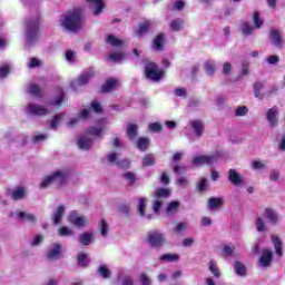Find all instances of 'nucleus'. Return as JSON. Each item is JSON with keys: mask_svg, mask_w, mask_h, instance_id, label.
<instances>
[{"mask_svg": "<svg viewBox=\"0 0 285 285\" xmlns=\"http://www.w3.org/2000/svg\"><path fill=\"white\" fill-rule=\"evenodd\" d=\"M83 9L76 8L62 19V26L69 32H79L83 28Z\"/></svg>", "mask_w": 285, "mask_h": 285, "instance_id": "1", "label": "nucleus"}, {"mask_svg": "<svg viewBox=\"0 0 285 285\" xmlns=\"http://www.w3.org/2000/svg\"><path fill=\"white\" fill-rule=\"evenodd\" d=\"M39 41V16L27 22L26 28V46L30 48Z\"/></svg>", "mask_w": 285, "mask_h": 285, "instance_id": "2", "label": "nucleus"}, {"mask_svg": "<svg viewBox=\"0 0 285 285\" xmlns=\"http://www.w3.org/2000/svg\"><path fill=\"white\" fill-rule=\"evenodd\" d=\"M222 159V153L216 151L212 155H202L196 156L193 159L194 166H213V164H217Z\"/></svg>", "mask_w": 285, "mask_h": 285, "instance_id": "3", "label": "nucleus"}, {"mask_svg": "<svg viewBox=\"0 0 285 285\" xmlns=\"http://www.w3.org/2000/svg\"><path fill=\"white\" fill-rule=\"evenodd\" d=\"M147 242L153 248H161L166 244V235L159 230L149 232Z\"/></svg>", "mask_w": 285, "mask_h": 285, "instance_id": "4", "label": "nucleus"}, {"mask_svg": "<svg viewBox=\"0 0 285 285\" xmlns=\"http://www.w3.org/2000/svg\"><path fill=\"white\" fill-rule=\"evenodd\" d=\"M145 75L150 81H159L164 77V70L157 68L155 62L147 63L145 67Z\"/></svg>", "mask_w": 285, "mask_h": 285, "instance_id": "5", "label": "nucleus"}, {"mask_svg": "<svg viewBox=\"0 0 285 285\" xmlns=\"http://www.w3.org/2000/svg\"><path fill=\"white\" fill-rule=\"evenodd\" d=\"M51 174L53 175L55 185H57L58 188H61V186H66V184H68V179H70L69 169H58Z\"/></svg>", "mask_w": 285, "mask_h": 285, "instance_id": "6", "label": "nucleus"}, {"mask_svg": "<svg viewBox=\"0 0 285 285\" xmlns=\"http://www.w3.org/2000/svg\"><path fill=\"white\" fill-rule=\"evenodd\" d=\"M69 224L76 226V228H83L88 224V218L83 215H80L79 212L72 210L68 215Z\"/></svg>", "mask_w": 285, "mask_h": 285, "instance_id": "7", "label": "nucleus"}, {"mask_svg": "<svg viewBox=\"0 0 285 285\" xmlns=\"http://www.w3.org/2000/svg\"><path fill=\"white\" fill-rule=\"evenodd\" d=\"M26 112L27 115H32L35 117H45L50 110L41 105L29 104L26 108Z\"/></svg>", "mask_w": 285, "mask_h": 285, "instance_id": "8", "label": "nucleus"}, {"mask_svg": "<svg viewBox=\"0 0 285 285\" xmlns=\"http://www.w3.org/2000/svg\"><path fill=\"white\" fill-rule=\"evenodd\" d=\"M273 264V250L264 248L258 259L259 268H268Z\"/></svg>", "mask_w": 285, "mask_h": 285, "instance_id": "9", "label": "nucleus"}, {"mask_svg": "<svg viewBox=\"0 0 285 285\" xmlns=\"http://www.w3.org/2000/svg\"><path fill=\"white\" fill-rule=\"evenodd\" d=\"M278 112H279V107L277 106H274L267 110L266 119L271 128H277L279 124V119L277 118Z\"/></svg>", "mask_w": 285, "mask_h": 285, "instance_id": "10", "label": "nucleus"}, {"mask_svg": "<svg viewBox=\"0 0 285 285\" xmlns=\"http://www.w3.org/2000/svg\"><path fill=\"white\" fill-rule=\"evenodd\" d=\"M10 217H16L18 222H28L29 224H37V216L26 212L11 213Z\"/></svg>", "mask_w": 285, "mask_h": 285, "instance_id": "11", "label": "nucleus"}, {"mask_svg": "<svg viewBox=\"0 0 285 285\" xmlns=\"http://www.w3.org/2000/svg\"><path fill=\"white\" fill-rule=\"evenodd\" d=\"M95 77V69H88L80 77H78L77 81L72 82V88H77V86H86L90 79Z\"/></svg>", "mask_w": 285, "mask_h": 285, "instance_id": "12", "label": "nucleus"}, {"mask_svg": "<svg viewBox=\"0 0 285 285\" xmlns=\"http://www.w3.org/2000/svg\"><path fill=\"white\" fill-rule=\"evenodd\" d=\"M60 257H61V244L53 243L47 252V258H49L51 262H57V259H60Z\"/></svg>", "mask_w": 285, "mask_h": 285, "instance_id": "13", "label": "nucleus"}, {"mask_svg": "<svg viewBox=\"0 0 285 285\" xmlns=\"http://www.w3.org/2000/svg\"><path fill=\"white\" fill-rule=\"evenodd\" d=\"M228 181L233 186H242L244 184V176L237 169L232 168L228 170Z\"/></svg>", "mask_w": 285, "mask_h": 285, "instance_id": "14", "label": "nucleus"}, {"mask_svg": "<svg viewBox=\"0 0 285 285\" xmlns=\"http://www.w3.org/2000/svg\"><path fill=\"white\" fill-rule=\"evenodd\" d=\"M269 40H271V43L275 46V48H278V49L284 48V38H282V33H279V31L272 30L269 32Z\"/></svg>", "mask_w": 285, "mask_h": 285, "instance_id": "15", "label": "nucleus"}, {"mask_svg": "<svg viewBox=\"0 0 285 285\" xmlns=\"http://www.w3.org/2000/svg\"><path fill=\"white\" fill-rule=\"evenodd\" d=\"M148 206V198H138L137 213L140 217H146V219H153V215L146 214V207Z\"/></svg>", "mask_w": 285, "mask_h": 285, "instance_id": "16", "label": "nucleus"}, {"mask_svg": "<svg viewBox=\"0 0 285 285\" xmlns=\"http://www.w3.org/2000/svg\"><path fill=\"white\" fill-rule=\"evenodd\" d=\"M7 195L14 202H19L26 197V187H17L14 189H8Z\"/></svg>", "mask_w": 285, "mask_h": 285, "instance_id": "17", "label": "nucleus"}, {"mask_svg": "<svg viewBox=\"0 0 285 285\" xmlns=\"http://www.w3.org/2000/svg\"><path fill=\"white\" fill-rule=\"evenodd\" d=\"M77 146L80 150H90L92 147V138L88 135H82L78 138Z\"/></svg>", "mask_w": 285, "mask_h": 285, "instance_id": "18", "label": "nucleus"}, {"mask_svg": "<svg viewBox=\"0 0 285 285\" xmlns=\"http://www.w3.org/2000/svg\"><path fill=\"white\" fill-rule=\"evenodd\" d=\"M166 43V35L159 33L155 37L153 41V50H156V52H161L164 50V45Z\"/></svg>", "mask_w": 285, "mask_h": 285, "instance_id": "19", "label": "nucleus"}, {"mask_svg": "<svg viewBox=\"0 0 285 285\" xmlns=\"http://www.w3.org/2000/svg\"><path fill=\"white\" fill-rule=\"evenodd\" d=\"M189 128H191L197 139H199V137L204 135V122H202L200 120H191L189 122Z\"/></svg>", "mask_w": 285, "mask_h": 285, "instance_id": "20", "label": "nucleus"}, {"mask_svg": "<svg viewBox=\"0 0 285 285\" xmlns=\"http://www.w3.org/2000/svg\"><path fill=\"white\" fill-rule=\"evenodd\" d=\"M66 213V206L59 205L57 209L52 214V222L56 226H59L61 224V219H63V215Z\"/></svg>", "mask_w": 285, "mask_h": 285, "instance_id": "21", "label": "nucleus"}, {"mask_svg": "<svg viewBox=\"0 0 285 285\" xmlns=\"http://www.w3.org/2000/svg\"><path fill=\"white\" fill-rule=\"evenodd\" d=\"M89 7L94 10L95 17H99V13L102 12L105 4L104 0H87Z\"/></svg>", "mask_w": 285, "mask_h": 285, "instance_id": "22", "label": "nucleus"}, {"mask_svg": "<svg viewBox=\"0 0 285 285\" xmlns=\"http://www.w3.org/2000/svg\"><path fill=\"white\" fill-rule=\"evenodd\" d=\"M264 217L269 224H277V222H279V216L277 215V212L268 207L264 209Z\"/></svg>", "mask_w": 285, "mask_h": 285, "instance_id": "23", "label": "nucleus"}, {"mask_svg": "<svg viewBox=\"0 0 285 285\" xmlns=\"http://www.w3.org/2000/svg\"><path fill=\"white\" fill-rule=\"evenodd\" d=\"M95 239V234L92 233H83L78 236V242L81 246H90Z\"/></svg>", "mask_w": 285, "mask_h": 285, "instance_id": "24", "label": "nucleus"}, {"mask_svg": "<svg viewBox=\"0 0 285 285\" xmlns=\"http://www.w3.org/2000/svg\"><path fill=\"white\" fill-rule=\"evenodd\" d=\"M179 206H180V203L178 200L170 202L166 208L167 217H173L174 215H177L179 210Z\"/></svg>", "mask_w": 285, "mask_h": 285, "instance_id": "25", "label": "nucleus"}, {"mask_svg": "<svg viewBox=\"0 0 285 285\" xmlns=\"http://www.w3.org/2000/svg\"><path fill=\"white\" fill-rule=\"evenodd\" d=\"M169 28L173 32H181V30H184V20L181 18L173 20Z\"/></svg>", "mask_w": 285, "mask_h": 285, "instance_id": "26", "label": "nucleus"}, {"mask_svg": "<svg viewBox=\"0 0 285 285\" xmlns=\"http://www.w3.org/2000/svg\"><path fill=\"white\" fill-rule=\"evenodd\" d=\"M107 43H109L110 46H114V48H122V46L126 45V41L118 39L114 35H109L107 37Z\"/></svg>", "mask_w": 285, "mask_h": 285, "instance_id": "27", "label": "nucleus"}, {"mask_svg": "<svg viewBox=\"0 0 285 285\" xmlns=\"http://www.w3.org/2000/svg\"><path fill=\"white\" fill-rule=\"evenodd\" d=\"M272 243L276 250V255H278V257H282L284 255V252H283V244H282V240L279 239V237L272 236Z\"/></svg>", "mask_w": 285, "mask_h": 285, "instance_id": "28", "label": "nucleus"}, {"mask_svg": "<svg viewBox=\"0 0 285 285\" xmlns=\"http://www.w3.org/2000/svg\"><path fill=\"white\" fill-rule=\"evenodd\" d=\"M208 269L210 271L213 276L216 277V279H219V277H222V272L219 271V266H217V262L213 259L209 261Z\"/></svg>", "mask_w": 285, "mask_h": 285, "instance_id": "29", "label": "nucleus"}, {"mask_svg": "<svg viewBox=\"0 0 285 285\" xmlns=\"http://www.w3.org/2000/svg\"><path fill=\"white\" fill-rule=\"evenodd\" d=\"M160 262H165L166 264H170L173 262H179V255L177 254H163L159 256Z\"/></svg>", "mask_w": 285, "mask_h": 285, "instance_id": "30", "label": "nucleus"}, {"mask_svg": "<svg viewBox=\"0 0 285 285\" xmlns=\"http://www.w3.org/2000/svg\"><path fill=\"white\" fill-rule=\"evenodd\" d=\"M155 197L156 199H168V197H170V189L168 188H158L155 191Z\"/></svg>", "mask_w": 285, "mask_h": 285, "instance_id": "31", "label": "nucleus"}, {"mask_svg": "<svg viewBox=\"0 0 285 285\" xmlns=\"http://www.w3.org/2000/svg\"><path fill=\"white\" fill-rule=\"evenodd\" d=\"M262 90H264V83L263 82H256L254 85V95L256 97V99H264V97H266V94L262 92Z\"/></svg>", "mask_w": 285, "mask_h": 285, "instance_id": "32", "label": "nucleus"}, {"mask_svg": "<svg viewBox=\"0 0 285 285\" xmlns=\"http://www.w3.org/2000/svg\"><path fill=\"white\" fill-rule=\"evenodd\" d=\"M223 204L224 199L212 197L208 200V208L209 210H217V208H219V206H222Z\"/></svg>", "mask_w": 285, "mask_h": 285, "instance_id": "33", "label": "nucleus"}, {"mask_svg": "<svg viewBox=\"0 0 285 285\" xmlns=\"http://www.w3.org/2000/svg\"><path fill=\"white\" fill-rule=\"evenodd\" d=\"M55 184V176L51 174L45 176L40 183V188H50Z\"/></svg>", "mask_w": 285, "mask_h": 285, "instance_id": "34", "label": "nucleus"}, {"mask_svg": "<svg viewBox=\"0 0 285 285\" xmlns=\"http://www.w3.org/2000/svg\"><path fill=\"white\" fill-rule=\"evenodd\" d=\"M204 68H205L206 75H208L209 77H213V75H215V70H217V66L213 60L206 61L204 65Z\"/></svg>", "mask_w": 285, "mask_h": 285, "instance_id": "35", "label": "nucleus"}, {"mask_svg": "<svg viewBox=\"0 0 285 285\" xmlns=\"http://www.w3.org/2000/svg\"><path fill=\"white\" fill-rule=\"evenodd\" d=\"M240 31L244 35V37H250L253 32H255V27L250 26L248 22H243L240 24Z\"/></svg>", "mask_w": 285, "mask_h": 285, "instance_id": "36", "label": "nucleus"}, {"mask_svg": "<svg viewBox=\"0 0 285 285\" xmlns=\"http://www.w3.org/2000/svg\"><path fill=\"white\" fill-rule=\"evenodd\" d=\"M151 26H153V21L150 20H147L142 24H140L139 29L137 30L138 37H144V35H146V32L150 30Z\"/></svg>", "mask_w": 285, "mask_h": 285, "instance_id": "37", "label": "nucleus"}, {"mask_svg": "<svg viewBox=\"0 0 285 285\" xmlns=\"http://www.w3.org/2000/svg\"><path fill=\"white\" fill-rule=\"evenodd\" d=\"M116 87L117 80L111 78L102 85V92H112V90H115Z\"/></svg>", "mask_w": 285, "mask_h": 285, "instance_id": "38", "label": "nucleus"}, {"mask_svg": "<svg viewBox=\"0 0 285 285\" xmlns=\"http://www.w3.org/2000/svg\"><path fill=\"white\" fill-rule=\"evenodd\" d=\"M139 130V127L135 124H130L127 126V137L130 139H137V132Z\"/></svg>", "mask_w": 285, "mask_h": 285, "instance_id": "39", "label": "nucleus"}, {"mask_svg": "<svg viewBox=\"0 0 285 285\" xmlns=\"http://www.w3.org/2000/svg\"><path fill=\"white\" fill-rule=\"evenodd\" d=\"M98 275H100V277H102V279H109V277H110V275H112V273L110 272L108 266L100 265L98 267Z\"/></svg>", "mask_w": 285, "mask_h": 285, "instance_id": "40", "label": "nucleus"}, {"mask_svg": "<svg viewBox=\"0 0 285 285\" xmlns=\"http://www.w3.org/2000/svg\"><path fill=\"white\" fill-rule=\"evenodd\" d=\"M234 271L236 274H238L240 277H244L246 275V266L244 264L236 262L234 264Z\"/></svg>", "mask_w": 285, "mask_h": 285, "instance_id": "41", "label": "nucleus"}, {"mask_svg": "<svg viewBox=\"0 0 285 285\" xmlns=\"http://www.w3.org/2000/svg\"><path fill=\"white\" fill-rule=\"evenodd\" d=\"M148 146H150V140L148 138H139L137 141V148L139 150H147Z\"/></svg>", "mask_w": 285, "mask_h": 285, "instance_id": "42", "label": "nucleus"}, {"mask_svg": "<svg viewBox=\"0 0 285 285\" xmlns=\"http://www.w3.org/2000/svg\"><path fill=\"white\" fill-rule=\"evenodd\" d=\"M27 92H29V95H33V97H41V89H39V86L37 85H29Z\"/></svg>", "mask_w": 285, "mask_h": 285, "instance_id": "43", "label": "nucleus"}, {"mask_svg": "<svg viewBox=\"0 0 285 285\" xmlns=\"http://www.w3.org/2000/svg\"><path fill=\"white\" fill-rule=\"evenodd\" d=\"M42 63L43 62H41V60L39 58H30L27 63V68H30V69L41 68Z\"/></svg>", "mask_w": 285, "mask_h": 285, "instance_id": "44", "label": "nucleus"}, {"mask_svg": "<svg viewBox=\"0 0 285 285\" xmlns=\"http://www.w3.org/2000/svg\"><path fill=\"white\" fill-rule=\"evenodd\" d=\"M256 230L257 233H266V223L264 222V218H256Z\"/></svg>", "mask_w": 285, "mask_h": 285, "instance_id": "45", "label": "nucleus"}, {"mask_svg": "<svg viewBox=\"0 0 285 285\" xmlns=\"http://www.w3.org/2000/svg\"><path fill=\"white\" fill-rule=\"evenodd\" d=\"M61 119H63V115H61V114L56 115L50 122V128L52 130H57V128L59 127V124L61 122Z\"/></svg>", "mask_w": 285, "mask_h": 285, "instance_id": "46", "label": "nucleus"}, {"mask_svg": "<svg viewBox=\"0 0 285 285\" xmlns=\"http://www.w3.org/2000/svg\"><path fill=\"white\" fill-rule=\"evenodd\" d=\"M142 166H155V156H153V154L145 155Z\"/></svg>", "mask_w": 285, "mask_h": 285, "instance_id": "47", "label": "nucleus"}, {"mask_svg": "<svg viewBox=\"0 0 285 285\" xmlns=\"http://www.w3.org/2000/svg\"><path fill=\"white\" fill-rule=\"evenodd\" d=\"M98 228L100 230V235L102 237H107L108 236V223H106V220H101L99 224H98Z\"/></svg>", "mask_w": 285, "mask_h": 285, "instance_id": "48", "label": "nucleus"}, {"mask_svg": "<svg viewBox=\"0 0 285 285\" xmlns=\"http://www.w3.org/2000/svg\"><path fill=\"white\" fill-rule=\"evenodd\" d=\"M59 235L61 237H72V235H75V232H72L71 228L63 226V227H60Z\"/></svg>", "mask_w": 285, "mask_h": 285, "instance_id": "49", "label": "nucleus"}, {"mask_svg": "<svg viewBox=\"0 0 285 285\" xmlns=\"http://www.w3.org/2000/svg\"><path fill=\"white\" fill-rule=\"evenodd\" d=\"M248 115V107L240 106L235 109L236 117H246Z\"/></svg>", "mask_w": 285, "mask_h": 285, "instance_id": "50", "label": "nucleus"}, {"mask_svg": "<svg viewBox=\"0 0 285 285\" xmlns=\"http://www.w3.org/2000/svg\"><path fill=\"white\" fill-rule=\"evenodd\" d=\"M65 59H66V61H68V63H75V61L77 59V52H75L72 50H68L65 55Z\"/></svg>", "mask_w": 285, "mask_h": 285, "instance_id": "51", "label": "nucleus"}, {"mask_svg": "<svg viewBox=\"0 0 285 285\" xmlns=\"http://www.w3.org/2000/svg\"><path fill=\"white\" fill-rule=\"evenodd\" d=\"M43 235L39 234L36 237L32 238L30 246L36 247V246H41V244H43Z\"/></svg>", "mask_w": 285, "mask_h": 285, "instance_id": "52", "label": "nucleus"}, {"mask_svg": "<svg viewBox=\"0 0 285 285\" xmlns=\"http://www.w3.org/2000/svg\"><path fill=\"white\" fill-rule=\"evenodd\" d=\"M107 161L109 164H114L115 166H117V163H119V154L117 153H111L107 156Z\"/></svg>", "mask_w": 285, "mask_h": 285, "instance_id": "53", "label": "nucleus"}, {"mask_svg": "<svg viewBox=\"0 0 285 285\" xmlns=\"http://www.w3.org/2000/svg\"><path fill=\"white\" fill-rule=\"evenodd\" d=\"M176 184L177 186H180V188H188V178H186L185 176H179L176 179Z\"/></svg>", "mask_w": 285, "mask_h": 285, "instance_id": "54", "label": "nucleus"}, {"mask_svg": "<svg viewBox=\"0 0 285 285\" xmlns=\"http://www.w3.org/2000/svg\"><path fill=\"white\" fill-rule=\"evenodd\" d=\"M254 24L255 28L259 29L262 26H264V20H262V17H259V12L254 13Z\"/></svg>", "mask_w": 285, "mask_h": 285, "instance_id": "55", "label": "nucleus"}, {"mask_svg": "<svg viewBox=\"0 0 285 285\" xmlns=\"http://www.w3.org/2000/svg\"><path fill=\"white\" fill-rule=\"evenodd\" d=\"M78 265L79 266H88V255L80 253L78 255Z\"/></svg>", "mask_w": 285, "mask_h": 285, "instance_id": "56", "label": "nucleus"}, {"mask_svg": "<svg viewBox=\"0 0 285 285\" xmlns=\"http://www.w3.org/2000/svg\"><path fill=\"white\" fill-rule=\"evenodd\" d=\"M110 61H114V63H119L124 59V53L116 52L109 56Z\"/></svg>", "mask_w": 285, "mask_h": 285, "instance_id": "57", "label": "nucleus"}, {"mask_svg": "<svg viewBox=\"0 0 285 285\" xmlns=\"http://www.w3.org/2000/svg\"><path fill=\"white\" fill-rule=\"evenodd\" d=\"M139 281L141 285H153V281L145 273L140 274Z\"/></svg>", "mask_w": 285, "mask_h": 285, "instance_id": "58", "label": "nucleus"}, {"mask_svg": "<svg viewBox=\"0 0 285 285\" xmlns=\"http://www.w3.org/2000/svg\"><path fill=\"white\" fill-rule=\"evenodd\" d=\"M161 206H164V202L159 200V198H156V200L153 204L154 213L158 214L159 210H161Z\"/></svg>", "mask_w": 285, "mask_h": 285, "instance_id": "59", "label": "nucleus"}, {"mask_svg": "<svg viewBox=\"0 0 285 285\" xmlns=\"http://www.w3.org/2000/svg\"><path fill=\"white\" fill-rule=\"evenodd\" d=\"M207 188H208V179L203 178V179L198 183V190H199L200 193H204V191L207 190Z\"/></svg>", "mask_w": 285, "mask_h": 285, "instance_id": "60", "label": "nucleus"}, {"mask_svg": "<svg viewBox=\"0 0 285 285\" xmlns=\"http://www.w3.org/2000/svg\"><path fill=\"white\" fill-rule=\"evenodd\" d=\"M186 228H188V223H178L175 227V233H177V235H179V233H184V230H186Z\"/></svg>", "mask_w": 285, "mask_h": 285, "instance_id": "61", "label": "nucleus"}, {"mask_svg": "<svg viewBox=\"0 0 285 285\" xmlns=\"http://www.w3.org/2000/svg\"><path fill=\"white\" fill-rule=\"evenodd\" d=\"M116 166H118V168H130V160L128 159L118 160V163H116Z\"/></svg>", "mask_w": 285, "mask_h": 285, "instance_id": "62", "label": "nucleus"}, {"mask_svg": "<svg viewBox=\"0 0 285 285\" xmlns=\"http://www.w3.org/2000/svg\"><path fill=\"white\" fill-rule=\"evenodd\" d=\"M149 130H151V132H161V125L159 122L150 124Z\"/></svg>", "mask_w": 285, "mask_h": 285, "instance_id": "63", "label": "nucleus"}, {"mask_svg": "<svg viewBox=\"0 0 285 285\" xmlns=\"http://www.w3.org/2000/svg\"><path fill=\"white\" fill-rule=\"evenodd\" d=\"M121 285H134V281H132V278L130 276L125 275L121 278Z\"/></svg>", "mask_w": 285, "mask_h": 285, "instance_id": "64", "label": "nucleus"}]
</instances>
